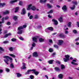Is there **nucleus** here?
<instances>
[{
	"label": "nucleus",
	"instance_id": "4",
	"mask_svg": "<svg viewBox=\"0 0 79 79\" xmlns=\"http://www.w3.org/2000/svg\"><path fill=\"white\" fill-rule=\"evenodd\" d=\"M9 19V17L8 16H6L5 17L4 19L3 18L2 19V21H0V24H2L4 23V22H5V20H8Z\"/></svg>",
	"mask_w": 79,
	"mask_h": 79
},
{
	"label": "nucleus",
	"instance_id": "44",
	"mask_svg": "<svg viewBox=\"0 0 79 79\" xmlns=\"http://www.w3.org/2000/svg\"><path fill=\"white\" fill-rule=\"evenodd\" d=\"M54 47H55V48H58V46L57 45H54Z\"/></svg>",
	"mask_w": 79,
	"mask_h": 79
},
{
	"label": "nucleus",
	"instance_id": "27",
	"mask_svg": "<svg viewBox=\"0 0 79 79\" xmlns=\"http://www.w3.org/2000/svg\"><path fill=\"white\" fill-rule=\"evenodd\" d=\"M75 5H74L72 7H70V8L71 10H72L74 9V8H75Z\"/></svg>",
	"mask_w": 79,
	"mask_h": 79
},
{
	"label": "nucleus",
	"instance_id": "20",
	"mask_svg": "<svg viewBox=\"0 0 79 79\" xmlns=\"http://www.w3.org/2000/svg\"><path fill=\"white\" fill-rule=\"evenodd\" d=\"M63 76V74H60L58 75L59 78V79H62Z\"/></svg>",
	"mask_w": 79,
	"mask_h": 79
},
{
	"label": "nucleus",
	"instance_id": "49",
	"mask_svg": "<svg viewBox=\"0 0 79 79\" xmlns=\"http://www.w3.org/2000/svg\"><path fill=\"white\" fill-rule=\"evenodd\" d=\"M0 50H1V51H2V52H3L4 51V50L2 48L0 47Z\"/></svg>",
	"mask_w": 79,
	"mask_h": 79
},
{
	"label": "nucleus",
	"instance_id": "35",
	"mask_svg": "<svg viewBox=\"0 0 79 79\" xmlns=\"http://www.w3.org/2000/svg\"><path fill=\"white\" fill-rule=\"evenodd\" d=\"M53 10H51L49 11L48 12V14H50V13H53Z\"/></svg>",
	"mask_w": 79,
	"mask_h": 79
},
{
	"label": "nucleus",
	"instance_id": "8",
	"mask_svg": "<svg viewBox=\"0 0 79 79\" xmlns=\"http://www.w3.org/2000/svg\"><path fill=\"white\" fill-rule=\"evenodd\" d=\"M52 22H53L54 24L55 25H57L58 24V23L57 20H56L55 19H53L52 20Z\"/></svg>",
	"mask_w": 79,
	"mask_h": 79
},
{
	"label": "nucleus",
	"instance_id": "6",
	"mask_svg": "<svg viewBox=\"0 0 79 79\" xmlns=\"http://www.w3.org/2000/svg\"><path fill=\"white\" fill-rule=\"evenodd\" d=\"M63 43H64V41H63V40H58V44L59 45H63Z\"/></svg>",
	"mask_w": 79,
	"mask_h": 79
},
{
	"label": "nucleus",
	"instance_id": "16",
	"mask_svg": "<svg viewBox=\"0 0 79 79\" xmlns=\"http://www.w3.org/2000/svg\"><path fill=\"white\" fill-rule=\"evenodd\" d=\"M34 18L35 19H39V16L37 14H36L34 15Z\"/></svg>",
	"mask_w": 79,
	"mask_h": 79
},
{
	"label": "nucleus",
	"instance_id": "18",
	"mask_svg": "<svg viewBox=\"0 0 79 79\" xmlns=\"http://www.w3.org/2000/svg\"><path fill=\"white\" fill-rule=\"evenodd\" d=\"M11 35V34L8 33L5 35L4 37L5 38H6V37H8V36H9V35Z\"/></svg>",
	"mask_w": 79,
	"mask_h": 79
},
{
	"label": "nucleus",
	"instance_id": "47",
	"mask_svg": "<svg viewBox=\"0 0 79 79\" xmlns=\"http://www.w3.org/2000/svg\"><path fill=\"white\" fill-rule=\"evenodd\" d=\"M6 71L7 72H10V69L6 68Z\"/></svg>",
	"mask_w": 79,
	"mask_h": 79
},
{
	"label": "nucleus",
	"instance_id": "14",
	"mask_svg": "<svg viewBox=\"0 0 79 79\" xmlns=\"http://www.w3.org/2000/svg\"><path fill=\"white\" fill-rule=\"evenodd\" d=\"M33 56L35 57H37V56H38V54H37V53L36 52H35L33 55Z\"/></svg>",
	"mask_w": 79,
	"mask_h": 79
},
{
	"label": "nucleus",
	"instance_id": "52",
	"mask_svg": "<svg viewBox=\"0 0 79 79\" xmlns=\"http://www.w3.org/2000/svg\"><path fill=\"white\" fill-rule=\"evenodd\" d=\"M3 70L0 69V73H3Z\"/></svg>",
	"mask_w": 79,
	"mask_h": 79
},
{
	"label": "nucleus",
	"instance_id": "43",
	"mask_svg": "<svg viewBox=\"0 0 79 79\" xmlns=\"http://www.w3.org/2000/svg\"><path fill=\"white\" fill-rule=\"evenodd\" d=\"M9 50L10 51H13V49L12 47H10L9 48Z\"/></svg>",
	"mask_w": 79,
	"mask_h": 79
},
{
	"label": "nucleus",
	"instance_id": "15",
	"mask_svg": "<svg viewBox=\"0 0 79 79\" xmlns=\"http://www.w3.org/2000/svg\"><path fill=\"white\" fill-rule=\"evenodd\" d=\"M57 35L60 37H64V35L63 34H58Z\"/></svg>",
	"mask_w": 79,
	"mask_h": 79
},
{
	"label": "nucleus",
	"instance_id": "50",
	"mask_svg": "<svg viewBox=\"0 0 79 79\" xmlns=\"http://www.w3.org/2000/svg\"><path fill=\"white\" fill-rule=\"evenodd\" d=\"M23 28H23H26V27H27V26L26 25H24L23 26H22Z\"/></svg>",
	"mask_w": 79,
	"mask_h": 79
},
{
	"label": "nucleus",
	"instance_id": "39",
	"mask_svg": "<svg viewBox=\"0 0 79 79\" xmlns=\"http://www.w3.org/2000/svg\"><path fill=\"white\" fill-rule=\"evenodd\" d=\"M31 45L32 47H35V43L33 42L32 44H31Z\"/></svg>",
	"mask_w": 79,
	"mask_h": 79
},
{
	"label": "nucleus",
	"instance_id": "11",
	"mask_svg": "<svg viewBox=\"0 0 79 79\" xmlns=\"http://www.w3.org/2000/svg\"><path fill=\"white\" fill-rule=\"evenodd\" d=\"M23 66L21 67V69H26V64L24 63H23Z\"/></svg>",
	"mask_w": 79,
	"mask_h": 79
},
{
	"label": "nucleus",
	"instance_id": "57",
	"mask_svg": "<svg viewBox=\"0 0 79 79\" xmlns=\"http://www.w3.org/2000/svg\"><path fill=\"white\" fill-rule=\"evenodd\" d=\"M48 18H52V16L50 15V14L48 15Z\"/></svg>",
	"mask_w": 79,
	"mask_h": 79
},
{
	"label": "nucleus",
	"instance_id": "56",
	"mask_svg": "<svg viewBox=\"0 0 79 79\" xmlns=\"http://www.w3.org/2000/svg\"><path fill=\"white\" fill-rule=\"evenodd\" d=\"M19 39L20 40H23V38L22 37H19Z\"/></svg>",
	"mask_w": 79,
	"mask_h": 79
},
{
	"label": "nucleus",
	"instance_id": "45",
	"mask_svg": "<svg viewBox=\"0 0 79 79\" xmlns=\"http://www.w3.org/2000/svg\"><path fill=\"white\" fill-rule=\"evenodd\" d=\"M30 77L31 79H34V76L33 75H31L30 76Z\"/></svg>",
	"mask_w": 79,
	"mask_h": 79
},
{
	"label": "nucleus",
	"instance_id": "29",
	"mask_svg": "<svg viewBox=\"0 0 79 79\" xmlns=\"http://www.w3.org/2000/svg\"><path fill=\"white\" fill-rule=\"evenodd\" d=\"M19 7H18L16 8H15V13H16L18 12V10H19Z\"/></svg>",
	"mask_w": 79,
	"mask_h": 79
},
{
	"label": "nucleus",
	"instance_id": "5",
	"mask_svg": "<svg viewBox=\"0 0 79 79\" xmlns=\"http://www.w3.org/2000/svg\"><path fill=\"white\" fill-rule=\"evenodd\" d=\"M65 58L64 59V62H67L69 60V56L68 55H65Z\"/></svg>",
	"mask_w": 79,
	"mask_h": 79
},
{
	"label": "nucleus",
	"instance_id": "25",
	"mask_svg": "<svg viewBox=\"0 0 79 79\" xmlns=\"http://www.w3.org/2000/svg\"><path fill=\"white\" fill-rule=\"evenodd\" d=\"M5 5V3H0V7L1 6H4Z\"/></svg>",
	"mask_w": 79,
	"mask_h": 79
},
{
	"label": "nucleus",
	"instance_id": "42",
	"mask_svg": "<svg viewBox=\"0 0 79 79\" xmlns=\"http://www.w3.org/2000/svg\"><path fill=\"white\" fill-rule=\"evenodd\" d=\"M10 67L11 68H14V65L13 64H10Z\"/></svg>",
	"mask_w": 79,
	"mask_h": 79
},
{
	"label": "nucleus",
	"instance_id": "32",
	"mask_svg": "<svg viewBox=\"0 0 79 79\" xmlns=\"http://www.w3.org/2000/svg\"><path fill=\"white\" fill-rule=\"evenodd\" d=\"M47 6H48V8H52V6L50 5L49 4H47Z\"/></svg>",
	"mask_w": 79,
	"mask_h": 79
},
{
	"label": "nucleus",
	"instance_id": "48",
	"mask_svg": "<svg viewBox=\"0 0 79 79\" xmlns=\"http://www.w3.org/2000/svg\"><path fill=\"white\" fill-rule=\"evenodd\" d=\"M32 18H33V16L32 15H31L29 17V19H32Z\"/></svg>",
	"mask_w": 79,
	"mask_h": 79
},
{
	"label": "nucleus",
	"instance_id": "36",
	"mask_svg": "<svg viewBox=\"0 0 79 79\" xmlns=\"http://www.w3.org/2000/svg\"><path fill=\"white\" fill-rule=\"evenodd\" d=\"M71 23L69 22L68 24V27H71Z\"/></svg>",
	"mask_w": 79,
	"mask_h": 79
},
{
	"label": "nucleus",
	"instance_id": "2",
	"mask_svg": "<svg viewBox=\"0 0 79 79\" xmlns=\"http://www.w3.org/2000/svg\"><path fill=\"white\" fill-rule=\"evenodd\" d=\"M32 6V4H30L28 5V7L27 8V10H32L33 11H34L35 10H36V7L34 6Z\"/></svg>",
	"mask_w": 79,
	"mask_h": 79
},
{
	"label": "nucleus",
	"instance_id": "37",
	"mask_svg": "<svg viewBox=\"0 0 79 79\" xmlns=\"http://www.w3.org/2000/svg\"><path fill=\"white\" fill-rule=\"evenodd\" d=\"M11 40L12 42H15V41H16V39L15 38H13Z\"/></svg>",
	"mask_w": 79,
	"mask_h": 79
},
{
	"label": "nucleus",
	"instance_id": "9",
	"mask_svg": "<svg viewBox=\"0 0 79 79\" xmlns=\"http://www.w3.org/2000/svg\"><path fill=\"white\" fill-rule=\"evenodd\" d=\"M58 19L60 23H63V19L62 17L59 18Z\"/></svg>",
	"mask_w": 79,
	"mask_h": 79
},
{
	"label": "nucleus",
	"instance_id": "28",
	"mask_svg": "<svg viewBox=\"0 0 79 79\" xmlns=\"http://www.w3.org/2000/svg\"><path fill=\"white\" fill-rule=\"evenodd\" d=\"M16 74H17V77H21V75L20 73H17Z\"/></svg>",
	"mask_w": 79,
	"mask_h": 79
},
{
	"label": "nucleus",
	"instance_id": "23",
	"mask_svg": "<svg viewBox=\"0 0 79 79\" xmlns=\"http://www.w3.org/2000/svg\"><path fill=\"white\" fill-rule=\"evenodd\" d=\"M55 70L56 71H60V69H59V67H55Z\"/></svg>",
	"mask_w": 79,
	"mask_h": 79
},
{
	"label": "nucleus",
	"instance_id": "19",
	"mask_svg": "<svg viewBox=\"0 0 79 79\" xmlns=\"http://www.w3.org/2000/svg\"><path fill=\"white\" fill-rule=\"evenodd\" d=\"M47 1V0H40V2L41 3H45Z\"/></svg>",
	"mask_w": 79,
	"mask_h": 79
},
{
	"label": "nucleus",
	"instance_id": "64",
	"mask_svg": "<svg viewBox=\"0 0 79 79\" xmlns=\"http://www.w3.org/2000/svg\"><path fill=\"white\" fill-rule=\"evenodd\" d=\"M49 1L51 3H52V2H53V0H49Z\"/></svg>",
	"mask_w": 79,
	"mask_h": 79
},
{
	"label": "nucleus",
	"instance_id": "63",
	"mask_svg": "<svg viewBox=\"0 0 79 79\" xmlns=\"http://www.w3.org/2000/svg\"><path fill=\"white\" fill-rule=\"evenodd\" d=\"M72 61L73 62H76V60H73Z\"/></svg>",
	"mask_w": 79,
	"mask_h": 79
},
{
	"label": "nucleus",
	"instance_id": "58",
	"mask_svg": "<svg viewBox=\"0 0 79 79\" xmlns=\"http://www.w3.org/2000/svg\"><path fill=\"white\" fill-rule=\"evenodd\" d=\"M79 40V37L78 38H77V39H75V41L76 42H77V41L78 40Z\"/></svg>",
	"mask_w": 79,
	"mask_h": 79
},
{
	"label": "nucleus",
	"instance_id": "59",
	"mask_svg": "<svg viewBox=\"0 0 79 79\" xmlns=\"http://www.w3.org/2000/svg\"><path fill=\"white\" fill-rule=\"evenodd\" d=\"M31 69L28 70H27V73H29L30 72V71H31Z\"/></svg>",
	"mask_w": 79,
	"mask_h": 79
},
{
	"label": "nucleus",
	"instance_id": "61",
	"mask_svg": "<svg viewBox=\"0 0 79 79\" xmlns=\"http://www.w3.org/2000/svg\"><path fill=\"white\" fill-rule=\"evenodd\" d=\"M76 45H79V43L77 42L76 43Z\"/></svg>",
	"mask_w": 79,
	"mask_h": 79
},
{
	"label": "nucleus",
	"instance_id": "12",
	"mask_svg": "<svg viewBox=\"0 0 79 79\" xmlns=\"http://www.w3.org/2000/svg\"><path fill=\"white\" fill-rule=\"evenodd\" d=\"M34 42H37V37H34L32 38Z\"/></svg>",
	"mask_w": 79,
	"mask_h": 79
},
{
	"label": "nucleus",
	"instance_id": "30",
	"mask_svg": "<svg viewBox=\"0 0 79 79\" xmlns=\"http://www.w3.org/2000/svg\"><path fill=\"white\" fill-rule=\"evenodd\" d=\"M72 2L74 5H77V2L76 1H73Z\"/></svg>",
	"mask_w": 79,
	"mask_h": 79
},
{
	"label": "nucleus",
	"instance_id": "10",
	"mask_svg": "<svg viewBox=\"0 0 79 79\" xmlns=\"http://www.w3.org/2000/svg\"><path fill=\"white\" fill-rule=\"evenodd\" d=\"M62 10H64V11H66L67 10V8H66V6H64L62 8Z\"/></svg>",
	"mask_w": 79,
	"mask_h": 79
},
{
	"label": "nucleus",
	"instance_id": "38",
	"mask_svg": "<svg viewBox=\"0 0 79 79\" xmlns=\"http://www.w3.org/2000/svg\"><path fill=\"white\" fill-rule=\"evenodd\" d=\"M9 41H4L3 42V44H8Z\"/></svg>",
	"mask_w": 79,
	"mask_h": 79
},
{
	"label": "nucleus",
	"instance_id": "62",
	"mask_svg": "<svg viewBox=\"0 0 79 79\" xmlns=\"http://www.w3.org/2000/svg\"><path fill=\"white\" fill-rule=\"evenodd\" d=\"M33 46H32L31 47V49H30V50H32V49H33Z\"/></svg>",
	"mask_w": 79,
	"mask_h": 79
},
{
	"label": "nucleus",
	"instance_id": "55",
	"mask_svg": "<svg viewBox=\"0 0 79 79\" xmlns=\"http://www.w3.org/2000/svg\"><path fill=\"white\" fill-rule=\"evenodd\" d=\"M22 4H23L22 2H21V1H20L19 2V5H22Z\"/></svg>",
	"mask_w": 79,
	"mask_h": 79
},
{
	"label": "nucleus",
	"instance_id": "40",
	"mask_svg": "<svg viewBox=\"0 0 79 79\" xmlns=\"http://www.w3.org/2000/svg\"><path fill=\"white\" fill-rule=\"evenodd\" d=\"M53 51V49H52V48H50L49 50V52H52Z\"/></svg>",
	"mask_w": 79,
	"mask_h": 79
},
{
	"label": "nucleus",
	"instance_id": "34",
	"mask_svg": "<svg viewBox=\"0 0 79 79\" xmlns=\"http://www.w3.org/2000/svg\"><path fill=\"white\" fill-rule=\"evenodd\" d=\"M34 73L36 76H37L38 74H39V72L36 71Z\"/></svg>",
	"mask_w": 79,
	"mask_h": 79
},
{
	"label": "nucleus",
	"instance_id": "21",
	"mask_svg": "<svg viewBox=\"0 0 79 79\" xmlns=\"http://www.w3.org/2000/svg\"><path fill=\"white\" fill-rule=\"evenodd\" d=\"M18 17V16H14L13 17V19L15 21L17 20Z\"/></svg>",
	"mask_w": 79,
	"mask_h": 79
},
{
	"label": "nucleus",
	"instance_id": "53",
	"mask_svg": "<svg viewBox=\"0 0 79 79\" xmlns=\"http://www.w3.org/2000/svg\"><path fill=\"white\" fill-rule=\"evenodd\" d=\"M68 33H69V32L68 31H65V34H68Z\"/></svg>",
	"mask_w": 79,
	"mask_h": 79
},
{
	"label": "nucleus",
	"instance_id": "3",
	"mask_svg": "<svg viewBox=\"0 0 79 79\" xmlns=\"http://www.w3.org/2000/svg\"><path fill=\"white\" fill-rule=\"evenodd\" d=\"M23 28L22 26H20L18 27L17 29V34H23V31L22 30Z\"/></svg>",
	"mask_w": 79,
	"mask_h": 79
},
{
	"label": "nucleus",
	"instance_id": "1",
	"mask_svg": "<svg viewBox=\"0 0 79 79\" xmlns=\"http://www.w3.org/2000/svg\"><path fill=\"white\" fill-rule=\"evenodd\" d=\"M3 58L5 59L4 60V61L7 64H8V63L7 62L9 61V60H11V61H12L13 60L12 58L8 56H3Z\"/></svg>",
	"mask_w": 79,
	"mask_h": 79
},
{
	"label": "nucleus",
	"instance_id": "7",
	"mask_svg": "<svg viewBox=\"0 0 79 79\" xmlns=\"http://www.w3.org/2000/svg\"><path fill=\"white\" fill-rule=\"evenodd\" d=\"M48 30L52 31H53V28L52 27H48L45 29V31L46 32H48Z\"/></svg>",
	"mask_w": 79,
	"mask_h": 79
},
{
	"label": "nucleus",
	"instance_id": "41",
	"mask_svg": "<svg viewBox=\"0 0 79 79\" xmlns=\"http://www.w3.org/2000/svg\"><path fill=\"white\" fill-rule=\"evenodd\" d=\"M73 32L74 34H76L77 33V31L76 30H73Z\"/></svg>",
	"mask_w": 79,
	"mask_h": 79
},
{
	"label": "nucleus",
	"instance_id": "46",
	"mask_svg": "<svg viewBox=\"0 0 79 79\" xmlns=\"http://www.w3.org/2000/svg\"><path fill=\"white\" fill-rule=\"evenodd\" d=\"M36 70L33 69H31V71H32L33 72H34V73H35V72L36 71Z\"/></svg>",
	"mask_w": 79,
	"mask_h": 79
},
{
	"label": "nucleus",
	"instance_id": "13",
	"mask_svg": "<svg viewBox=\"0 0 79 79\" xmlns=\"http://www.w3.org/2000/svg\"><path fill=\"white\" fill-rule=\"evenodd\" d=\"M26 10L25 9V8H23L22 10V13H21V14L22 15H24V14H26Z\"/></svg>",
	"mask_w": 79,
	"mask_h": 79
},
{
	"label": "nucleus",
	"instance_id": "26",
	"mask_svg": "<svg viewBox=\"0 0 79 79\" xmlns=\"http://www.w3.org/2000/svg\"><path fill=\"white\" fill-rule=\"evenodd\" d=\"M61 69H64L65 68V66L64 65L62 64L61 65Z\"/></svg>",
	"mask_w": 79,
	"mask_h": 79
},
{
	"label": "nucleus",
	"instance_id": "54",
	"mask_svg": "<svg viewBox=\"0 0 79 79\" xmlns=\"http://www.w3.org/2000/svg\"><path fill=\"white\" fill-rule=\"evenodd\" d=\"M49 42L50 43H51V44H52L53 43V41L52 40H49Z\"/></svg>",
	"mask_w": 79,
	"mask_h": 79
},
{
	"label": "nucleus",
	"instance_id": "31",
	"mask_svg": "<svg viewBox=\"0 0 79 79\" xmlns=\"http://www.w3.org/2000/svg\"><path fill=\"white\" fill-rule=\"evenodd\" d=\"M9 55L11 56H12L13 58H15V55L14 54H9Z\"/></svg>",
	"mask_w": 79,
	"mask_h": 79
},
{
	"label": "nucleus",
	"instance_id": "33",
	"mask_svg": "<svg viewBox=\"0 0 79 79\" xmlns=\"http://www.w3.org/2000/svg\"><path fill=\"white\" fill-rule=\"evenodd\" d=\"M71 63L72 64H74L75 65H78V64L77 63H75L74 62H71Z\"/></svg>",
	"mask_w": 79,
	"mask_h": 79
},
{
	"label": "nucleus",
	"instance_id": "24",
	"mask_svg": "<svg viewBox=\"0 0 79 79\" xmlns=\"http://www.w3.org/2000/svg\"><path fill=\"white\" fill-rule=\"evenodd\" d=\"M9 13H10V12H9V11H6L5 12H4L3 13L4 15H6L7 14H9Z\"/></svg>",
	"mask_w": 79,
	"mask_h": 79
},
{
	"label": "nucleus",
	"instance_id": "17",
	"mask_svg": "<svg viewBox=\"0 0 79 79\" xmlns=\"http://www.w3.org/2000/svg\"><path fill=\"white\" fill-rule=\"evenodd\" d=\"M39 40L40 42H42L44 41V39L40 38L39 39Z\"/></svg>",
	"mask_w": 79,
	"mask_h": 79
},
{
	"label": "nucleus",
	"instance_id": "60",
	"mask_svg": "<svg viewBox=\"0 0 79 79\" xmlns=\"http://www.w3.org/2000/svg\"><path fill=\"white\" fill-rule=\"evenodd\" d=\"M77 25L78 27H79V22L77 23Z\"/></svg>",
	"mask_w": 79,
	"mask_h": 79
},
{
	"label": "nucleus",
	"instance_id": "51",
	"mask_svg": "<svg viewBox=\"0 0 79 79\" xmlns=\"http://www.w3.org/2000/svg\"><path fill=\"white\" fill-rule=\"evenodd\" d=\"M6 24L8 25H10V24H11V23L10 22H8Z\"/></svg>",
	"mask_w": 79,
	"mask_h": 79
},
{
	"label": "nucleus",
	"instance_id": "22",
	"mask_svg": "<svg viewBox=\"0 0 79 79\" xmlns=\"http://www.w3.org/2000/svg\"><path fill=\"white\" fill-rule=\"evenodd\" d=\"M54 61V60H50L48 61L49 64H53V62Z\"/></svg>",
	"mask_w": 79,
	"mask_h": 79
}]
</instances>
